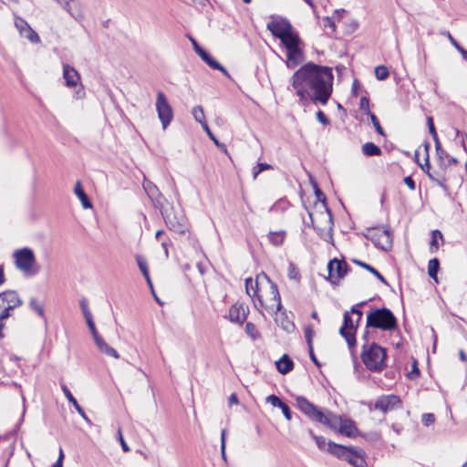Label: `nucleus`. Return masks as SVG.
<instances>
[{
	"label": "nucleus",
	"instance_id": "1",
	"mask_svg": "<svg viewBox=\"0 0 467 467\" xmlns=\"http://www.w3.org/2000/svg\"><path fill=\"white\" fill-rule=\"evenodd\" d=\"M333 79L331 67L310 62L293 74L290 83L300 101L310 99L326 105L332 94Z\"/></svg>",
	"mask_w": 467,
	"mask_h": 467
},
{
	"label": "nucleus",
	"instance_id": "2",
	"mask_svg": "<svg viewBox=\"0 0 467 467\" xmlns=\"http://www.w3.org/2000/svg\"><path fill=\"white\" fill-rule=\"evenodd\" d=\"M253 302L254 307L264 317L263 309L274 316L282 308L277 285L264 273L256 277V289L253 294Z\"/></svg>",
	"mask_w": 467,
	"mask_h": 467
},
{
	"label": "nucleus",
	"instance_id": "3",
	"mask_svg": "<svg viewBox=\"0 0 467 467\" xmlns=\"http://www.w3.org/2000/svg\"><path fill=\"white\" fill-rule=\"evenodd\" d=\"M397 327L396 317L387 307L372 309L367 315V328L373 327L382 331H392Z\"/></svg>",
	"mask_w": 467,
	"mask_h": 467
},
{
	"label": "nucleus",
	"instance_id": "4",
	"mask_svg": "<svg viewBox=\"0 0 467 467\" xmlns=\"http://www.w3.org/2000/svg\"><path fill=\"white\" fill-rule=\"evenodd\" d=\"M386 349L377 343L364 345L361 358L366 368L373 372H379L386 368Z\"/></svg>",
	"mask_w": 467,
	"mask_h": 467
},
{
	"label": "nucleus",
	"instance_id": "5",
	"mask_svg": "<svg viewBox=\"0 0 467 467\" xmlns=\"http://www.w3.org/2000/svg\"><path fill=\"white\" fill-rule=\"evenodd\" d=\"M296 405L310 420L319 422L325 426L327 425L332 414L331 411L320 409L304 396L296 397Z\"/></svg>",
	"mask_w": 467,
	"mask_h": 467
},
{
	"label": "nucleus",
	"instance_id": "6",
	"mask_svg": "<svg viewBox=\"0 0 467 467\" xmlns=\"http://www.w3.org/2000/svg\"><path fill=\"white\" fill-rule=\"evenodd\" d=\"M16 267L26 275H35L38 273V267H36V256L31 248L24 247L14 252Z\"/></svg>",
	"mask_w": 467,
	"mask_h": 467
},
{
	"label": "nucleus",
	"instance_id": "7",
	"mask_svg": "<svg viewBox=\"0 0 467 467\" xmlns=\"http://www.w3.org/2000/svg\"><path fill=\"white\" fill-rule=\"evenodd\" d=\"M23 300L15 290H6L0 293V338L4 337L2 329L5 327L4 321L11 316V311L21 306Z\"/></svg>",
	"mask_w": 467,
	"mask_h": 467
},
{
	"label": "nucleus",
	"instance_id": "8",
	"mask_svg": "<svg viewBox=\"0 0 467 467\" xmlns=\"http://www.w3.org/2000/svg\"><path fill=\"white\" fill-rule=\"evenodd\" d=\"M266 28L275 37L279 38L282 44L289 41L291 37L298 36V34L294 31L291 23L286 18L281 16H273L272 20L267 23Z\"/></svg>",
	"mask_w": 467,
	"mask_h": 467
},
{
	"label": "nucleus",
	"instance_id": "9",
	"mask_svg": "<svg viewBox=\"0 0 467 467\" xmlns=\"http://www.w3.org/2000/svg\"><path fill=\"white\" fill-rule=\"evenodd\" d=\"M302 41L298 36L291 37L289 41L283 44L286 49L285 65L288 68H295L304 60V52L300 47Z\"/></svg>",
	"mask_w": 467,
	"mask_h": 467
},
{
	"label": "nucleus",
	"instance_id": "10",
	"mask_svg": "<svg viewBox=\"0 0 467 467\" xmlns=\"http://www.w3.org/2000/svg\"><path fill=\"white\" fill-rule=\"evenodd\" d=\"M367 239H369L376 247L388 251L392 247V238L389 229L384 228H370L367 230L365 234Z\"/></svg>",
	"mask_w": 467,
	"mask_h": 467
},
{
	"label": "nucleus",
	"instance_id": "11",
	"mask_svg": "<svg viewBox=\"0 0 467 467\" xmlns=\"http://www.w3.org/2000/svg\"><path fill=\"white\" fill-rule=\"evenodd\" d=\"M155 106L162 129L166 130L173 119V109L162 91L157 93Z\"/></svg>",
	"mask_w": 467,
	"mask_h": 467
},
{
	"label": "nucleus",
	"instance_id": "12",
	"mask_svg": "<svg viewBox=\"0 0 467 467\" xmlns=\"http://www.w3.org/2000/svg\"><path fill=\"white\" fill-rule=\"evenodd\" d=\"M165 221L168 228L175 233L183 234L186 232L185 219L182 215H178L174 213L173 208L166 209L164 205L158 208Z\"/></svg>",
	"mask_w": 467,
	"mask_h": 467
},
{
	"label": "nucleus",
	"instance_id": "13",
	"mask_svg": "<svg viewBox=\"0 0 467 467\" xmlns=\"http://www.w3.org/2000/svg\"><path fill=\"white\" fill-rule=\"evenodd\" d=\"M359 324L356 323L348 311L343 315V324L339 328V334L347 341L348 348H353L356 344V332Z\"/></svg>",
	"mask_w": 467,
	"mask_h": 467
},
{
	"label": "nucleus",
	"instance_id": "14",
	"mask_svg": "<svg viewBox=\"0 0 467 467\" xmlns=\"http://www.w3.org/2000/svg\"><path fill=\"white\" fill-rule=\"evenodd\" d=\"M327 427L332 430L338 429L340 433L348 437H352L357 431V428L351 420L343 419L342 417L337 416L334 413L331 414Z\"/></svg>",
	"mask_w": 467,
	"mask_h": 467
},
{
	"label": "nucleus",
	"instance_id": "15",
	"mask_svg": "<svg viewBox=\"0 0 467 467\" xmlns=\"http://www.w3.org/2000/svg\"><path fill=\"white\" fill-rule=\"evenodd\" d=\"M329 280L333 285H337L348 273V264L343 260L334 258L327 265Z\"/></svg>",
	"mask_w": 467,
	"mask_h": 467
},
{
	"label": "nucleus",
	"instance_id": "16",
	"mask_svg": "<svg viewBox=\"0 0 467 467\" xmlns=\"http://www.w3.org/2000/svg\"><path fill=\"white\" fill-rule=\"evenodd\" d=\"M15 26L21 36L26 38L31 43L36 44L40 42L37 33L22 17L15 16Z\"/></svg>",
	"mask_w": 467,
	"mask_h": 467
},
{
	"label": "nucleus",
	"instance_id": "17",
	"mask_svg": "<svg viewBox=\"0 0 467 467\" xmlns=\"http://www.w3.org/2000/svg\"><path fill=\"white\" fill-rule=\"evenodd\" d=\"M400 404L401 400L397 395H383L378 398V400L375 402L374 408L375 410L386 413L400 407Z\"/></svg>",
	"mask_w": 467,
	"mask_h": 467
},
{
	"label": "nucleus",
	"instance_id": "18",
	"mask_svg": "<svg viewBox=\"0 0 467 467\" xmlns=\"http://www.w3.org/2000/svg\"><path fill=\"white\" fill-rule=\"evenodd\" d=\"M142 186L145 192L153 202V205L156 208H161V205H163L165 202V198L160 192L159 188L152 182L147 180L145 176Z\"/></svg>",
	"mask_w": 467,
	"mask_h": 467
},
{
	"label": "nucleus",
	"instance_id": "19",
	"mask_svg": "<svg viewBox=\"0 0 467 467\" xmlns=\"http://www.w3.org/2000/svg\"><path fill=\"white\" fill-rule=\"evenodd\" d=\"M315 193L317 196V201L321 202L323 203V206L325 208V213L323 216L327 220L328 224V232L323 235V239L333 243V237H332V225H333V219H332V213L330 210L326 205V196L323 193V192L317 187V185H315Z\"/></svg>",
	"mask_w": 467,
	"mask_h": 467
},
{
	"label": "nucleus",
	"instance_id": "20",
	"mask_svg": "<svg viewBox=\"0 0 467 467\" xmlns=\"http://www.w3.org/2000/svg\"><path fill=\"white\" fill-rule=\"evenodd\" d=\"M248 310L243 304L235 303L229 309V319L236 324L242 325L247 318Z\"/></svg>",
	"mask_w": 467,
	"mask_h": 467
},
{
	"label": "nucleus",
	"instance_id": "21",
	"mask_svg": "<svg viewBox=\"0 0 467 467\" xmlns=\"http://www.w3.org/2000/svg\"><path fill=\"white\" fill-rule=\"evenodd\" d=\"M63 78L68 88L76 87L80 80L78 72L68 64L63 65Z\"/></svg>",
	"mask_w": 467,
	"mask_h": 467
},
{
	"label": "nucleus",
	"instance_id": "22",
	"mask_svg": "<svg viewBox=\"0 0 467 467\" xmlns=\"http://www.w3.org/2000/svg\"><path fill=\"white\" fill-rule=\"evenodd\" d=\"M352 450H353V448L337 444L333 441L327 442V451H329L333 455H335L340 459H344L346 461L348 460V454H350Z\"/></svg>",
	"mask_w": 467,
	"mask_h": 467
},
{
	"label": "nucleus",
	"instance_id": "23",
	"mask_svg": "<svg viewBox=\"0 0 467 467\" xmlns=\"http://www.w3.org/2000/svg\"><path fill=\"white\" fill-rule=\"evenodd\" d=\"M347 462L353 467H367V462L362 450H356L353 448L350 454H348Z\"/></svg>",
	"mask_w": 467,
	"mask_h": 467
},
{
	"label": "nucleus",
	"instance_id": "24",
	"mask_svg": "<svg viewBox=\"0 0 467 467\" xmlns=\"http://www.w3.org/2000/svg\"><path fill=\"white\" fill-rule=\"evenodd\" d=\"M61 389H62V391L63 393L65 394L67 400H68L69 403H71L74 408L76 409V410L78 411V413L87 421V422H90V420L88 418V416L86 415L84 410L79 406V404L78 403L77 400L74 398V396L72 395L71 391L68 389V388L65 385V384H61Z\"/></svg>",
	"mask_w": 467,
	"mask_h": 467
},
{
	"label": "nucleus",
	"instance_id": "25",
	"mask_svg": "<svg viewBox=\"0 0 467 467\" xmlns=\"http://www.w3.org/2000/svg\"><path fill=\"white\" fill-rule=\"evenodd\" d=\"M74 193L79 199V201L81 202V205H82V207L84 209H90V208H92V202L89 200L88 194L85 192V191H84V189L82 187V183H81L80 181H78L75 183Z\"/></svg>",
	"mask_w": 467,
	"mask_h": 467
},
{
	"label": "nucleus",
	"instance_id": "26",
	"mask_svg": "<svg viewBox=\"0 0 467 467\" xmlns=\"http://www.w3.org/2000/svg\"><path fill=\"white\" fill-rule=\"evenodd\" d=\"M277 370L281 374H287L294 368L293 360L288 357V355L285 354L283 357L276 362Z\"/></svg>",
	"mask_w": 467,
	"mask_h": 467
},
{
	"label": "nucleus",
	"instance_id": "27",
	"mask_svg": "<svg viewBox=\"0 0 467 467\" xmlns=\"http://www.w3.org/2000/svg\"><path fill=\"white\" fill-rule=\"evenodd\" d=\"M98 348L104 353L105 355L109 357H112L114 358H119V353L115 348L110 347L108 343L105 342V340L101 337L99 338L97 341H95Z\"/></svg>",
	"mask_w": 467,
	"mask_h": 467
},
{
	"label": "nucleus",
	"instance_id": "28",
	"mask_svg": "<svg viewBox=\"0 0 467 467\" xmlns=\"http://www.w3.org/2000/svg\"><path fill=\"white\" fill-rule=\"evenodd\" d=\"M192 114L193 119L202 125V129L204 130H208V124L205 120V116H204V111H203L202 107L195 106L192 110Z\"/></svg>",
	"mask_w": 467,
	"mask_h": 467
},
{
	"label": "nucleus",
	"instance_id": "29",
	"mask_svg": "<svg viewBox=\"0 0 467 467\" xmlns=\"http://www.w3.org/2000/svg\"><path fill=\"white\" fill-rule=\"evenodd\" d=\"M362 153L366 156H380L382 154L381 149L373 142H366L362 146Z\"/></svg>",
	"mask_w": 467,
	"mask_h": 467
},
{
	"label": "nucleus",
	"instance_id": "30",
	"mask_svg": "<svg viewBox=\"0 0 467 467\" xmlns=\"http://www.w3.org/2000/svg\"><path fill=\"white\" fill-rule=\"evenodd\" d=\"M353 263H355L356 265H358L361 266L362 268L368 270V273H371L372 275H374L381 283H383L385 285H389L387 280L385 279V277L377 269H375L370 265H368L367 263H364L362 261L357 260V259L353 260Z\"/></svg>",
	"mask_w": 467,
	"mask_h": 467
},
{
	"label": "nucleus",
	"instance_id": "31",
	"mask_svg": "<svg viewBox=\"0 0 467 467\" xmlns=\"http://www.w3.org/2000/svg\"><path fill=\"white\" fill-rule=\"evenodd\" d=\"M286 233L285 231L270 232L268 234L269 242L275 246H280L285 238Z\"/></svg>",
	"mask_w": 467,
	"mask_h": 467
},
{
	"label": "nucleus",
	"instance_id": "32",
	"mask_svg": "<svg viewBox=\"0 0 467 467\" xmlns=\"http://www.w3.org/2000/svg\"><path fill=\"white\" fill-rule=\"evenodd\" d=\"M429 149H430V143L425 142L424 143V150L426 152L425 163L424 164L419 163V165L420 166L421 170L427 174V176L430 178V180H431L432 182H436L437 180L434 178L432 173L430 171L431 165H430V161H429Z\"/></svg>",
	"mask_w": 467,
	"mask_h": 467
},
{
	"label": "nucleus",
	"instance_id": "33",
	"mask_svg": "<svg viewBox=\"0 0 467 467\" xmlns=\"http://www.w3.org/2000/svg\"><path fill=\"white\" fill-rule=\"evenodd\" d=\"M440 269V262L437 258L431 259L428 264V274L431 278L438 282L437 274Z\"/></svg>",
	"mask_w": 467,
	"mask_h": 467
},
{
	"label": "nucleus",
	"instance_id": "34",
	"mask_svg": "<svg viewBox=\"0 0 467 467\" xmlns=\"http://www.w3.org/2000/svg\"><path fill=\"white\" fill-rule=\"evenodd\" d=\"M29 307L32 311L36 312L39 317H45L44 306L36 297H31L29 299Z\"/></svg>",
	"mask_w": 467,
	"mask_h": 467
},
{
	"label": "nucleus",
	"instance_id": "35",
	"mask_svg": "<svg viewBox=\"0 0 467 467\" xmlns=\"http://www.w3.org/2000/svg\"><path fill=\"white\" fill-rule=\"evenodd\" d=\"M442 234L439 230H434L431 233V240L430 243V250L431 253H434L439 248V243L438 239H441L442 241Z\"/></svg>",
	"mask_w": 467,
	"mask_h": 467
},
{
	"label": "nucleus",
	"instance_id": "36",
	"mask_svg": "<svg viewBox=\"0 0 467 467\" xmlns=\"http://www.w3.org/2000/svg\"><path fill=\"white\" fill-rule=\"evenodd\" d=\"M207 65L210 67H212L213 69H217V70L221 71L228 78H231V76H230L229 72L227 71V69L223 66H222L218 61H216L213 57L207 62Z\"/></svg>",
	"mask_w": 467,
	"mask_h": 467
},
{
	"label": "nucleus",
	"instance_id": "37",
	"mask_svg": "<svg viewBox=\"0 0 467 467\" xmlns=\"http://www.w3.org/2000/svg\"><path fill=\"white\" fill-rule=\"evenodd\" d=\"M136 261H137L138 266H139L140 272L142 273L143 276L148 277V275H150V274H149L147 260L141 255H137Z\"/></svg>",
	"mask_w": 467,
	"mask_h": 467
},
{
	"label": "nucleus",
	"instance_id": "38",
	"mask_svg": "<svg viewBox=\"0 0 467 467\" xmlns=\"http://www.w3.org/2000/svg\"><path fill=\"white\" fill-rule=\"evenodd\" d=\"M309 435L316 441V443L320 450L327 451V442L325 437L316 435L311 430L309 431Z\"/></svg>",
	"mask_w": 467,
	"mask_h": 467
},
{
	"label": "nucleus",
	"instance_id": "39",
	"mask_svg": "<svg viewBox=\"0 0 467 467\" xmlns=\"http://www.w3.org/2000/svg\"><path fill=\"white\" fill-rule=\"evenodd\" d=\"M389 75V69L385 66H378L375 67V76L379 80L386 79Z\"/></svg>",
	"mask_w": 467,
	"mask_h": 467
},
{
	"label": "nucleus",
	"instance_id": "40",
	"mask_svg": "<svg viewBox=\"0 0 467 467\" xmlns=\"http://www.w3.org/2000/svg\"><path fill=\"white\" fill-rule=\"evenodd\" d=\"M273 169V167L268 164V163H265V162H259L257 163V165L255 167H254L253 169V177L254 179L255 180L257 178V176L264 171H266V170H271Z\"/></svg>",
	"mask_w": 467,
	"mask_h": 467
},
{
	"label": "nucleus",
	"instance_id": "41",
	"mask_svg": "<svg viewBox=\"0 0 467 467\" xmlns=\"http://www.w3.org/2000/svg\"><path fill=\"white\" fill-rule=\"evenodd\" d=\"M369 117V119H371V122L376 130V131L381 135V136H385V131L384 130L382 129L377 116L372 112L370 113L369 115H368Z\"/></svg>",
	"mask_w": 467,
	"mask_h": 467
},
{
	"label": "nucleus",
	"instance_id": "42",
	"mask_svg": "<svg viewBox=\"0 0 467 467\" xmlns=\"http://www.w3.org/2000/svg\"><path fill=\"white\" fill-rule=\"evenodd\" d=\"M365 303L362 302V303H359V304H357L355 306H353L350 309V311H348L350 313V315H356L357 317L355 319L356 323L359 324L361 318H362V316H363V313L362 311L359 309V307L361 306H363Z\"/></svg>",
	"mask_w": 467,
	"mask_h": 467
},
{
	"label": "nucleus",
	"instance_id": "43",
	"mask_svg": "<svg viewBox=\"0 0 467 467\" xmlns=\"http://www.w3.org/2000/svg\"><path fill=\"white\" fill-rule=\"evenodd\" d=\"M86 321H87L88 327L93 336L94 340L97 341L99 338H101V337L99 335V333L97 331L95 323L93 321V317L87 318Z\"/></svg>",
	"mask_w": 467,
	"mask_h": 467
},
{
	"label": "nucleus",
	"instance_id": "44",
	"mask_svg": "<svg viewBox=\"0 0 467 467\" xmlns=\"http://www.w3.org/2000/svg\"><path fill=\"white\" fill-rule=\"evenodd\" d=\"M245 332L247 333V335H249L254 339H255L259 336V333H258L255 326L251 322L246 323Z\"/></svg>",
	"mask_w": 467,
	"mask_h": 467
},
{
	"label": "nucleus",
	"instance_id": "45",
	"mask_svg": "<svg viewBox=\"0 0 467 467\" xmlns=\"http://www.w3.org/2000/svg\"><path fill=\"white\" fill-rule=\"evenodd\" d=\"M359 109L365 112V114L369 115L372 113L369 109V99L367 97H361L359 100Z\"/></svg>",
	"mask_w": 467,
	"mask_h": 467
},
{
	"label": "nucleus",
	"instance_id": "46",
	"mask_svg": "<svg viewBox=\"0 0 467 467\" xmlns=\"http://www.w3.org/2000/svg\"><path fill=\"white\" fill-rule=\"evenodd\" d=\"M80 307H81L82 313L85 317V319L92 317V315H91L89 307H88V300L86 298H82L80 300Z\"/></svg>",
	"mask_w": 467,
	"mask_h": 467
},
{
	"label": "nucleus",
	"instance_id": "47",
	"mask_svg": "<svg viewBox=\"0 0 467 467\" xmlns=\"http://www.w3.org/2000/svg\"><path fill=\"white\" fill-rule=\"evenodd\" d=\"M254 281L251 277H248L245 279V290L248 296H250L253 298L254 291L256 289V283L254 286Z\"/></svg>",
	"mask_w": 467,
	"mask_h": 467
},
{
	"label": "nucleus",
	"instance_id": "48",
	"mask_svg": "<svg viewBox=\"0 0 467 467\" xmlns=\"http://www.w3.org/2000/svg\"><path fill=\"white\" fill-rule=\"evenodd\" d=\"M266 401L270 403L273 407L280 408L284 403L277 396L272 394L266 398Z\"/></svg>",
	"mask_w": 467,
	"mask_h": 467
},
{
	"label": "nucleus",
	"instance_id": "49",
	"mask_svg": "<svg viewBox=\"0 0 467 467\" xmlns=\"http://www.w3.org/2000/svg\"><path fill=\"white\" fill-rule=\"evenodd\" d=\"M288 277L290 279L297 280L299 277V271L294 264H290L288 267Z\"/></svg>",
	"mask_w": 467,
	"mask_h": 467
},
{
	"label": "nucleus",
	"instance_id": "50",
	"mask_svg": "<svg viewBox=\"0 0 467 467\" xmlns=\"http://www.w3.org/2000/svg\"><path fill=\"white\" fill-rule=\"evenodd\" d=\"M323 22H324V24H323L324 27L330 28L331 32L329 34H333L336 31V25L331 17L326 16L323 19Z\"/></svg>",
	"mask_w": 467,
	"mask_h": 467
},
{
	"label": "nucleus",
	"instance_id": "51",
	"mask_svg": "<svg viewBox=\"0 0 467 467\" xmlns=\"http://www.w3.org/2000/svg\"><path fill=\"white\" fill-rule=\"evenodd\" d=\"M427 125H428L429 131L431 134V136L436 137V135H438V134H437L436 129L434 127V122H433L432 117L429 116L427 118Z\"/></svg>",
	"mask_w": 467,
	"mask_h": 467
},
{
	"label": "nucleus",
	"instance_id": "52",
	"mask_svg": "<svg viewBox=\"0 0 467 467\" xmlns=\"http://www.w3.org/2000/svg\"><path fill=\"white\" fill-rule=\"evenodd\" d=\"M285 418L287 420H291L292 419V412H291V410L290 408L288 407V405H286L285 402L281 405L280 407Z\"/></svg>",
	"mask_w": 467,
	"mask_h": 467
},
{
	"label": "nucleus",
	"instance_id": "53",
	"mask_svg": "<svg viewBox=\"0 0 467 467\" xmlns=\"http://www.w3.org/2000/svg\"><path fill=\"white\" fill-rule=\"evenodd\" d=\"M421 420L424 425L429 426L430 424L434 422L435 418L434 415L431 413H425L422 415Z\"/></svg>",
	"mask_w": 467,
	"mask_h": 467
},
{
	"label": "nucleus",
	"instance_id": "54",
	"mask_svg": "<svg viewBox=\"0 0 467 467\" xmlns=\"http://www.w3.org/2000/svg\"><path fill=\"white\" fill-rule=\"evenodd\" d=\"M205 131H206L207 135L209 136V138L213 140V142L215 143L216 146H218L219 148H221L222 150L226 151L225 145L223 143H220L218 141V140L214 137V135L213 134V132L211 131L209 127H208V130H205Z\"/></svg>",
	"mask_w": 467,
	"mask_h": 467
},
{
	"label": "nucleus",
	"instance_id": "55",
	"mask_svg": "<svg viewBox=\"0 0 467 467\" xmlns=\"http://www.w3.org/2000/svg\"><path fill=\"white\" fill-rule=\"evenodd\" d=\"M314 335V331L311 328H306L305 330V337L306 339L308 348H311V345H313L312 337Z\"/></svg>",
	"mask_w": 467,
	"mask_h": 467
},
{
	"label": "nucleus",
	"instance_id": "56",
	"mask_svg": "<svg viewBox=\"0 0 467 467\" xmlns=\"http://www.w3.org/2000/svg\"><path fill=\"white\" fill-rule=\"evenodd\" d=\"M225 436L226 430H223L221 433V452L223 459H225Z\"/></svg>",
	"mask_w": 467,
	"mask_h": 467
},
{
	"label": "nucleus",
	"instance_id": "57",
	"mask_svg": "<svg viewBox=\"0 0 467 467\" xmlns=\"http://www.w3.org/2000/svg\"><path fill=\"white\" fill-rule=\"evenodd\" d=\"M317 119L319 122H321L324 125H328L330 123L329 119L327 118V116L324 114L322 110H318L317 112Z\"/></svg>",
	"mask_w": 467,
	"mask_h": 467
},
{
	"label": "nucleus",
	"instance_id": "58",
	"mask_svg": "<svg viewBox=\"0 0 467 467\" xmlns=\"http://www.w3.org/2000/svg\"><path fill=\"white\" fill-rule=\"evenodd\" d=\"M456 136L459 139L462 148L466 150L467 136L461 132L459 130H456Z\"/></svg>",
	"mask_w": 467,
	"mask_h": 467
},
{
	"label": "nucleus",
	"instance_id": "59",
	"mask_svg": "<svg viewBox=\"0 0 467 467\" xmlns=\"http://www.w3.org/2000/svg\"><path fill=\"white\" fill-rule=\"evenodd\" d=\"M404 183L410 189L411 191H414L416 188V183L411 176H407L403 180Z\"/></svg>",
	"mask_w": 467,
	"mask_h": 467
},
{
	"label": "nucleus",
	"instance_id": "60",
	"mask_svg": "<svg viewBox=\"0 0 467 467\" xmlns=\"http://www.w3.org/2000/svg\"><path fill=\"white\" fill-rule=\"evenodd\" d=\"M118 436H119V441L121 444V448L124 451H130V447L128 446V444L125 442L124 439H123V436H122V433H121V430L119 429V431H118Z\"/></svg>",
	"mask_w": 467,
	"mask_h": 467
},
{
	"label": "nucleus",
	"instance_id": "61",
	"mask_svg": "<svg viewBox=\"0 0 467 467\" xmlns=\"http://www.w3.org/2000/svg\"><path fill=\"white\" fill-rule=\"evenodd\" d=\"M191 41H192V44L193 46V48H194L195 52L199 56H201V54H202V52H204L205 50L199 46V44L197 43V41L195 39L191 38Z\"/></svg>",
	"mask_w": 467,
	"mask_h": 467
},
{
	"label": "nucleus",
	"instance_id": "62",
	"mask_svg": "<svg viewBox=\"0 0 467 467\" xmlns=\"http://www.w3.org/2000/svg\"><path fill=\"white\" fill-rule=\"evenodd\" d=\"M446 36H447L448 39L450 40V42L451 43V45L457 50H459L462 47V46L452 37V36L449 32L446 33Z\"/></svg>",
	"mask_w": 467,
	"mask_h": 467
},
{
	"label": "nucleus",
	"instance_id": "63",
	"mask_svg": "<svg viewBox=\"0 0 467 467\" xmlns=\"http://www.w3.org/2000/svg\"><path fill=\"white\" fill-rule=\"evenodd\" d=\"M432 138L435 142L436 153H442V148H441L438 135H436V137H432Z\"/></svg>",
	"mask_w": 467,
	"mask_h": 467
},
{
	"label": "nucleus",
	"instance_id": "64",
	"mask_svg": "<svg viewBox=\"0 0 467 467\" xmlns=\"http://www.w3.org/2000/svg\"><path fill=\"white\" fill-rule=\"evenodd\" d=\"M308 351H309V356L312 359V361L317 365V366H320L318 360L317 359L315 354H314V349H313V345H311V348H308Z\"/></svg>",
	"mask_w": 467,
	"mask_h": 467
}]
</instances>
